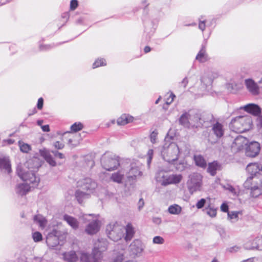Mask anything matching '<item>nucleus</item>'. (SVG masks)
I'll return each instance as SVG.
<instances>
[{"label": "nucleus", "mask_w": 262, "mask_h": 262, "mask_svg": "<svg viewBox=\"0 0 262 262\" xmlns=\"http://www.w3.org/2000/svg\"><path fill=\"white\" fill-rule=\"evenodd\" d=\"M40 164L37 159H30L27 161L24 166L19 165L17 168V174L24 183L17 185L16 192L20 195H25L30 191L31 188L38 186L39 178L36 176Z\"/></svg>", "instance_id": "f257e3e1"}, {"label": "nucleus", "mask_w": 262, "mask_h": 262, "mask_svg": "<svg viewBox=\"0 0 262 262\" xmlns=\"http://www.w3.org/2000/svg\"><path fill=\"white\" fill-rule=\"evenodd\" d=\"M246 170L251 176L248 177L244 183V187L249 191L250 195L256 198L262 194V165L258 163H249Z\"/></svg>", "instance_id": "f03ea898"}, {"label": "nucleus", "mask_w": 262, "mask_h": 262, "mask_svg": "<svg viewBox=\"0 0 262 262\" xmlns=\"http://www.w3.org/2000/svg\"><path fill=\"white\" fill-rule=\"evenodd\" d=\"M252 120L249 116H239L232 119L230 128L234 132L243 133L249 130L252 127Z\"/></svg>", "instance_id": "7ed1b4c3"}, {"label": "nucleus", "mask_w": 262, "mask_h": 262, "mask_svg": "<svg viewBox=\"0 0 262 262\" xmlns=\"http://www.w3.org/2000/svg\"><path fill=\"white\" fill-rule=\"evenodd\" d=\"M179 148L174 142L168 143L165 141L161 154L163 159L169 163H173L178 159Z\"/></svg>", "instance_id": "20e7f679"}, {"label": "nucleus", "mask_w": 262, "mask_h": 262, "mask_svg": "<svg viewBox=\"0 0 262 262\" xmlns=\"http://www.w3.org/2000/svg\"><path fill=\"white\" fill-rule=\"evenodd\" d=\"M106 231L109 238L115 242L121 239L124 235L123 228L117 223L107 225Z\"/></svg>", "instance_id": "39448f33"}, {"label": "nucleus", "mask_w": 262, "mask_h": 262, "mask_svg": "<svg viewBox=\"0 0 262 262\" xmlns=\"http://www.w3.org/2000/svg\"><path fill=\"white\" fill-rule=\"evenodd\" d=\"M101 164L107 170H113L119 165L118 157L112 154H104L101 158Z\"/></svg>", "instance_id": "423d86ee"}, {"label": "nucleus", "mask_w": 262, "mask_h": 262, "mask_svg": "<svg viewBox=\"0 0 262 262\" xmlns=\"http://www.w3.org/2000/svg\"><path fill=\"white\" fill-rule=\"evenodd\" d=\"M93 217V221L89 223L86 226L85 232L89 235H93L97 233L100 229V222L97 217L93 214H84L83 219L85 221H90L89 217Z\"/></svg>", "instance_id": "0eeeda50"}, {"label": "nucleus", "mask_w": 262, "mask_h": 262, "mask_svg": "<svg viewBox=\"0 0 262 262\" xmlns=\"http://www.w3.org/2000/svg\"><path fill=\"white\" fill-rule=\"evenodd\" d=\"M202 176L198 173H193L189 176L187 185L189 192L192 194L200 190L202 186Z\"/></svg>", "instance_id": "6e6552de"}, {"label": "nucleus", "mask_w": 262, "mask_h": 262, "mask_svg": "<svg viewBox=\"0 0 262 262\" xmlns=\"http://www.w3.org/2000/svg\"><path fill=\"white\" fill-rule=\"evenodd\" d=\"M97 186V183L89 178L79 180L77 182V187L78 189L89 192L90 194L93 192Z\"/></svg>", "instance_id": "1a4fd4ad"}, {"label": "nucleus", "mask_w": 262, "mask_h": 262, "mask_svg": "<svg viewBox=\"0 0 262 262\" xmlns=\"http://www.w3.org/2000/svg\"><path fill=\"white\" fill-rule=\"evenodd\" d=\"M145 247V245L140 239H135L129 246L128 251L133 257H139L144 251Z\"/></svg>", "instance_id": "9d476101"}, {"label": "nucleus", "mask_w": 262, "mask_h": 262, "mask_svg": "<svg viewBox=\"0 0 262 262\" xmlns=\"http://www.w3.org/2000/svg\"><path fill=\"white\" fill-rule=\"evenodd\" d=\"M63 140L67 141L70 147L74 148L79 144L81 137L79 133L68 132L63 134Z\"/></svg>", "instance_id": "9b49d317"}, {"label": "nucleus", "mask_w": 262, "mask_h": 262, "mask_svg": "<svg viewBox=\"0 0 262 262\" xmlns=\"http://www.w3.org/2000/svg\"><path fill=\"white\" fill-rule=\"evenodd\" d=\"M249 141L248 140L241 135L237 136L231 144V149L234 152L239 151L245 149Z\"/></svg>", "instance_id": "f8f14e48"}, {"label": "nucleus", "mask_w": 262, "mask_h": 262, "mask_svg": "<svg viewBox=\"0 0 262 262\" xmlns=\"http://www.w3.org/2000/svg\"><path fill=\"white\" fill-rule=\"evenodd\" d=\"M260 149V144L256 141L248 142L245 148V154L249 157H255L259 152Z\"/></svg>", "instance_id": "ddd939ff"}, {"label": "nucleus", "mask_w": 262, "mask_h": 262, "mask_svg": "<svg viewBox=\"0 0 262 262\" xmlns=\"http://www.w3.org/2000/svg\"><path fill=\"white\" fill-rule=\"evenodd\" d=\"M59 234V231L55 229H53L48 233L46 243L49 247L54 248L58 245V236Z\"/></svg>", "instance_id": "4468645a"}, {"label": "nucleus", "mask_w": 262, "mask_h": 262, "mask_svg": "<svg viewBox=\"0 0 262 262\" xmlns=\"http://www.w3.org/2000/svg\"><path fill=\"white\" fill-rule=\"evenodd\" d=\"M244 84L248 91L252 95L256 96L259 94V87L258 84L252 79H246Z\"/></svg>", "instance_id": "2eb2a0df"}, {"label": "nucleus", "mask_w": 262, "mask_h": 262, "mask_svg": "<svg viewBox=\"0 0 262 262\" xmlns=\"http://www.w3.org/2000/svg\"><path fill=\"white\" fill-rule=\"evenodd\" d=\"M216 74L208 73L203 75L201 79V82L203 84V88L204 91H207L211 88V84L214 79L216 77Z\"/></svg>", "instance_id": "dca6fc26"}, {"label": "nucleus", "mask_w": 262, "mask_h": 262, "mask_svg": "<svg viewBox=\"0 0 262 262\" xmlns=\"http://www.w3.org/2000/svg\"><path fill=\"white\" fill-rule=\"evenodd\" d=\"M189 118L191 127H197L202 125L201 122V115L198 113L189 112Z\"/></svg>", "instance_id": "f3484780"}, {"label": "nucleus", "mask_w": 262, "mask_h": 262, "mask_svg": "<svg viewBox=\"0 0 262 262\" xmlns=\"http://www.w3.org/2000/svg\"><path fill=\"white\" fill-rule=\"evenodd\" d=\"M242 108L245 111L255 116H257L261 114L260 107L256 104L249 103L245 105Z\"/></svg>", "instance_id": "a211bd4d"}, {"label": "nucleus", "mask_w": 262, "mask_h": 262, "mask_svg": "<svg viewBox=\"0 0 262 262\" xmlns=\"http://www.w3.org/2000/svg\"><path fill=\"white\" fill-rule=\"evenodd\" d=\"M125 173H126L127 178L129 181H130L131 180H134L138 176H141L142 172L140 171V169L138 166H136L134 164H132L129 170L127 172H125Z\"/></svg>", "instance_id": "6ab92c4d"}, {"label": "nucleus", "mask_w": 262, "mask_h": 262, "mask_svg": "<svg viewBox=\"0 0 262 262\" xmlns=\"http://www.w3.org/2000/svg\"><path fill=\"white\" fill-rule=\"evenodd\" d=\"M0 169L4 172L9 173L11 171L10 160L7 157H0Z\"/></svg>", "instance_id": "aec40b11"}, {"label": "nucleus", "mask_w": 262, "mask_h": 262, "mask_svg": "<svg viewBox=\"0 0 262 262\" xmlns=\"http://www.w3.org/2000/svg\"><path fill=\"white\" fill-rule=\"evenodd\" d=\"M110 262H137L134 260H125V252L120 251L115 252L114 255Z\"/></svg>", "instance_id": "412c9836"}, {"label": "nucleus", "mask_w": 262, "mask_h": 262, "mask_svg": "<svg viewBox=\"0 0 262 262\" xmlns=\"http://www.w3.org/2000/svg\"><path fill=\"white\" fill-rule=\"evenodd\" d=\"M195 59L200 62H205L208 60L209 57L205 46H202L201 50L196 56Z\"/></svg>", "instance_id": "4be33fe9"}, {"label": "nucleus", "mask_w": 262, "mask_h": 262, "mask_svg": "<svg viewBox=\"0 0 262 262\" xmlns=\"http://www.w3.org/2000/svg\"><path fill=\"white\" fill-rule=\"evenodd\" d=\"M40 154L50 165L55 166L56 163L53 159L49 151L46 149H40L39 150Z\"/></svg>", "instance_id": "5701e85b"}, {"label": "nucleus", "mask_w": 262, "mask_h": 262, "mask_svg": "<svg viewBox=\"0 0 262 262\" xmlns=\"http://www.w3.org/2000/svg\"><path fill=\"white\" fill-rule=\"evenodd\" d=\"M125 236L124 239L126 242L130 241L134 236L135 230L131 223H128L125 227Z\"/></svg>", "instance_id": "b1692460"}, {"label": "nucleus", "mask_w": 262, "mask_h": 262, "mask_svg": "<svg viewBox=\"0 0 262 262\" xmlns=\"http://www.w3.org/2000/svg\"><path fill=\"white\" fill-rule=\"evenodd\" d=\"M63 219L66 221L69 226H70L73 229H77L79 227V222L75 217L69 215L68 214L64 215Z\"/></svg>", "instance_id": "393cba45"}, {"label": "nucleus", "mask_w": 262, "mask_h": 262, "mask_svg": "<svg viewBox=\"0 0 262 262\" xmlns=\"http://www.w3.org/2000/svg\"><path fill=\"white\" fill-rule=\"evenodd\" d=\"M212 130H213L214 135L217 138L222 137L223 136L225 132V129L223 127V125L219 122H216L213 124Z\"/></svg>", "instance_id": "a878e982"}, {"label": "nucleus", "mask_w": 262, "mask_h": 262, "mask_svg": "<svg viewBox=\"0 0 262 262\" xmlns=\"http://www.w3.org/2000/svg\"><path fill=\"white\" fill-rule=\"evenodd\" d=\"M125 173V171L124 170H119L116 172L113 173L112 174L111 179L114 182L120 183L124 179Z\"/></svg>", "instance_id": "bb28decb"}, {"label": "nucleus", "mask_w": 262, "mask_h": 262, "mask_svg": "<svg viewBox=\"0 0 262 262\" xmlns=\"http://www.w3.org/2000/svg\"><path fill=\"white\" fill-rule=\"evenodd\" d=\"M90 194H90L89 192H87L82 190H80L78 188L76 191L75 193V197L79 203H81L85 199L88 198Z\"/></svg>", "instance_id": "cd10ccee"}, {"label": "nucleus", "mask_w": 262, "mask_h": 262, "mask_svg": "<svg viewBox=\"0 0 262 262\" xmlns=\"http://www.w3.org/2000/svg\"><path fill=\"white\" fill-rule=\"evenodd\" d=\"M63 257L64 259L68 262H75L78 259V257L74 251L64 253Z\"/></svg>", "instance_id": "c85d7f7f"}, {"label": "nucleus", "mask_w": 262, "mask_h": 262, "mask_svg": "<svg viewBox=\"0 0 262 262\" xmlns=\"http://www.w3.org/2000/svg\"><path fill=\"white\" fill-rule=\"evenodd\" d=\"M220 169V165L216 161L210 163L208 164L207 171L211 176H214L216 174V171Z\"/></svg>", "instance_id": "c756f323"}, {"label": "nucleus", "mask_w": 262, "mask_h": 262, "mask_svg": "<svg viewBox=\"0 0 262 262\" xmlns=\"http://www.w3.org/2000/svg\"><path fill=\"white\" fill-rule=\"evenodd\" d=\"M242 215L241 211H231L228 212V219L232 223L236 222L238 220L239 215Z\"/></svg>", "instance_id": "7c9ffc66"}, {"label": "nucleus", "mask_w": 262, "mask_h": 262, "mask_svg": "<svg viewBox=\"0 0 262 262\" xmlns=\"http://www.w3.org/2000/svg\"><path fill=\"white\" fill-rule=\"evenodd\" d=\"M189 121V118L188 113H186L182 115L179 119L180 123L186 127H191L190 122Z\"/></svg>", "instance_id": "2f4dec72"}, {"label": "nucleus", "mask_w": 262, "mask_h": 262, "mask_svg": "<svg viewBox=\"0 0 262 262\" xmlns=\"http://www.w3.org/2000/svg\"><path fill=\"white\" fill-rule=\"evenodd\" d=\"M133 121V117L126 115H122L117 119V124L119 125H125Z\"/></svg>", "instance_id": "473e14b6"}, {"label": "nucleus", "mask_w": 262, "mask_h": 262, "mask_svg": "<svg viewBox=\"0 0 262 262\" xmlns=\"http://www.w3.org/2000/svg\"><path fill=\"white\" fill-rule=\"evenodd\" d=\"M194 160L195 164L201 167H206L207 164L205 160L201 155H195L194 156Z\"/></svg>", "instance_id": "72a5a7b5"}, {"label": "nucleus", "mask_w": 262, "mask_h": 262, "mask_svg": "<svg viewBox=\"0 0 262 262\" xmlns=\"http://www.w3.org/2000/svg\"><path fill=\"white\" fill-rule=\"evenodd\" d=\"M167 173L163 171H160L158 172L156 176V181L159 183L161 185L164 186V182L166 180V177H167Z\"/></svg>", "instance_id": "f704fd0d"}, {"label": "nucleus", "mask_w": 262, "mask_h": 262, "mask_svg": "<svg viewBox=\"0 0 262 262\" xmlns=\"http://www.w3.org/2000/svg\"><path fill=\"white\" fill-rule=\"evenodd\" d=\"M168 211L171 214L178 215L182 211V207L177 204L171 205L169 206Z\"/></svg>", "instance_id": "c9c22d12"}, {"label": "nucleus", "mask_w": 262, "mask_h": 262, "mask_svg": "<svg viewBox=\"0 0 262 262\" xmlns=\"http://www.w3.org/2000/svg\"><path fill=\"white\" fill-rule=\"evenodd\" d=\"M34 221L35 223H38L39 226L43 228H44L47 223V221L45 218L41 215H36L34 217Z\"/></svg>", "instance_id": "e433bc0d"}, {"label": "nucleus", "mask_w": 262, "mask_h": 262, "mask_svg": "<svg viewBox=\"0 0 262 262\" xmlns=\"http://www.w3.org/2000/svg\"><path fill=\"white\" fill-rule=\"evenodd\" d=\"M182 179V176L181 174H170V185L179 184Z\"/></svg>", "instance_id": "4c0bfd02"}, {"label": "nucleus", "mask_w": 262, "mask_h": 262, "mask_svg": "<svg viewBox=\"0 0 262 262\" xmlns=\"http://www.w3.org/2000/svg\"><path fill=\"white\" fill-rule=\"evenodd\" d=\"M206 213L211 217H214L216 215V209L211 207L210 205L206 208Z\"/></svg>", "instance_id": "58836bf2"}, {"label": "nucleus", "mask_w": 262, "mask_h": 262, "mask_svg": "<svg viewBox=\"0 0 262 262\" xmlns=\"http://www.w3.org/2000/svg\"><path fill=\"white\" fill-rule=\"evenodd\" d=\"M106 65L105 60L101 58L97 59L93 64V68L95 69L100 66H103Z\"/></svg>", "instance_id": "ea45409f"}, {"label": "nucleus", "mask_w": 262, "mask_h": 262, "mask_svg": "<svg viewBox=\"0 0 262 262\" xmlns=\"http://www.w3.org/2000/svg\"><path fill=\"white\" fill-rule=\"evenodd\" d=\"M19 145L20 150L23 152L27 153L31 150V146L28 144L19 142Z\"/></svg>", "instance_id": "a19ab883"}, {"label": "nucleus", "mask_w": 262, "mask_h": 262, "mask_svg": "<svg viewBox=\"0 0 262 262\" xmlns=\"http://www.w3.org/2000/svg\"><path fill=\"white\" fill-rule=\"evenodd\" d=\"M83 128V125L80 123H75L71 126V129L72 131H73V133H76L77 132Z\"/></svg>", "instance_id": "79ce46f5"}, {"label": "nucleus", "mask_w": 262, "mask_h": 262, "mask_svg": "<svg viewBox=\"0 0 262 262\" xmlns=\"http://www.w3.org/2000/svg\"><path fill=\"white\" fill-rule=\"evenodd\" d=\"M256 245H257L256 242V238H255L252 243L250 244L249 243V242H247L245 244V247L247 249H257V246H255Z\"/></svg>", "instance_id": "37998d69"}, {"label": "nucleus", "mask_w": 262, "mask_h": 262, "mask_svg": "<svg viewBox=\"0 0 262 262\" xmlns=\"http://www.w3.org/2000/svg\"><path fill=\"white\" fill-rule=\"evenodd\" d=\"M223 187L226 189V190H228L229 192H230L234 196H237V193L236 191V190L235 189V188L232 186H231V185L230 184H227L226 185H223Z\"/></svg>", "instance_id": "c03bdc74"}, {"label": "nucleus", "mask_w": 262, "mask_h": 262, "mask_svg": "<svg viewBox=\"0 0 262 262\" xmlns=\"http://www.w3.org/2000/svg\"><path fill=\"white\" fill-rule=\"evenodd\" d=\"M32 238L35 242H38L42 239V236L40 232L36 231L32 234Z\"/></svg>", "instance_id": "a18cd8bd"}, {"label": "nucleus", "mask_w": 262, "mask_h": 262, "mask_svg": "<svg viewBox=\"0 0 262 262\" xmlns=\"http://www.w3.org/2000/svg\"><path fill=\"white\" fill-rule=\"evenodd\" d=\"M152 242L155 244L161 245L164 244V239L160 236H156L153 238Z\"/></svg>", "instance_id": "49530a36"}, {"label": "nucleus", "mask_w": 262, "mask_h": 262, "mask_svg": "<svg viewBox=\"0 0 262 262\" xmlns=\"http://www.w3.org/2000/svg\"><path fill=\"white\" fill-rule=\"evenodd\" d=\"M157 135L158 132L157 131H153L150 134V138L152 143H156L157 142Z\"/></svg>", "instance_id": "de8ad7c7"}, {"label": "nucleus", "mask_w": 262, "mask_h": 262, "mask_svg": "<svg viewBox=\"0 0 262 262\" xmlns=\"http://www.w3.org/2000/svg\"><path fill=\"white\" fill-rule=\"evenodd\" d=\"M206 203V200L205 199H201L196 204V207L198 209L202 208Z\"/></svg>", "instance_id": "09e8293b"}, {"label": "nucleus", "mask_w": 262, "mask_h": 262, "mask_svg": "<svg viewBox=\"0 0 262 262\" xmlns=\"http://www.w3.org/2000/svg\"><path fill=\"white\" fill-rule=\"evenodd\" d=\"M53 146L57 149H61L64 147V145L60 141H56L53 143Z\"/></svg>", "instance_id": "8fccbe9b"}, {"label": "nucleus", "mask_w": 262, "mask_h": 262, "mask_svg": "<svg viewBox=\"0 0 262 262\" xmlns=\"http://www.w3.org/2000/svg\"><path fill=\"white\" fill-rule=\"evenodd\" d=\"M240 249V247L237 246H234L228 248L227 249V251L230 253H235L239 251Z\"/></svg>", "instance_id": "3c124183"}, {"label": "nucleus", "mask_w": 262, "mask_h": 262, "mask_svg": "<svg viewBox=\"0 0 262 262\" xmlns=\"http://www.w3.org/2000/svg\"><path fill=\"white\" fill-rule=\"evenodd\" d=\"M256 242L257 245L255 246H257V249L262 250V237H256Z\"/></svg>", "instance_id": "603ef678"}, {"label": "nucleus", "mask_w": 262, "mask_h": 262, "mask_svg": "<svg viewBox=\"0 0 262 262\" xmlns=\"http://www.w3.org/2000/svg\"><path fill=\"white\" fill-rule=\"evenodd\" d=\"M152 156H153V150L152 149H149L147 152V164L149 165V164L151 162V161L152 159Z\"/></svg>", "instance_id": "864d4df0"}, {"label": "nucleus", "mask_w": 262, "mask_h": 262, "mask_svg": "<svg viewBox=\"0 0 262 262\" xmlns=\"http://www.w3.org/2000/svg\"><path fill=\"white\" fill-rule=\"evenodd\" d=\"M78 6V2L77 0H72L70 3V9L72 10L76 9Z\"/></svg>", "instance_id": "5fc2aeb1"}, {"label": "nucleus", "mask_w": 262, "mask_h": 262, "mask_svg": "<svg viewBox=\"0 0 262 262\" xmlns=\"http://www.w3.org/2000/svg\"><path fill=\"white\" fill-rule=\"evenodd\" d=\"M137 206L138 210L141 211L144 206V202L142 198L139 200Z\"/></svg>", "instance_id": "6e6d98bb"}, {"label": "nucleus", "mask_w": 262, "mask_h": 262, "mask_svg": "<svg viewBox=\"0 0 262 262\" xmlns=\"http://www.w3.org/2000/svg\"><path fill=\"white\" fill-rule=\"evenodd\" d=\"M229 207L226 203H223L221 206V210L224 212H228Z\"/></svg>", "instance_id": "4d7b16f0"}, {"label": "nucleus", "mask_w": 262, "mask_h": 262, "mask_svg": "<svg viewBox=\"0 0 262 262\" xmlns=\"http://www.w3.org/2000/svg\"><path fill=\"white\" fill-rule=\"evenodd\" d=\"M176 96L173 94L171 93L169 96V98H167L166 101V103L167 105L171 104L172 103V102L173 101L174 98Z\"/></svg>", "instance_id": "13d9d810"}, {"label": "nucleus", "mask_w": 262, "mask_h": 262, "mask_svg": "<svg viewBox=\"0 0 262 262\" xmlns=\"http://www.w3.org/2000/svg\"><path fill=\"white\" fill-rule=\"evenodd\" d=\"M52 152L54 154L55 157L61 159H62L64 158V155L61 152H58L57 151H52Z\"/></svg>", "instance_id": "bf43d9fd"}, {"label": "nucleus", "mask_w": 262, "mask_h": 262, "mask_svg": "<svg viewBox=\"0 0 262 262\" xmlns=\"http://www.w3.org/2000/svg\"><path fill=\"white\" fill-rule=\"evenodd\" d=\"M43 100L42 98H40L38 100L37 107L39 110L42 109L43 107Z\"/></svg>", "instance_id": "052dcab7"}, {"label": "nucleus", "mask_w": 262, "mask_h": 262, "mask_svg": "<svg viewBox=\"0 0 262 262\" xmlns=\"http://www.w3.org/2000/svg\"><path fill=\"white\" fill-rule=\"evenodd\" d=\"M206 25L205 21L203 20H200V23L199 24V28L200 30H201L202 31H204L205 29Z\"/></svg>", "instance_id": "680f3d73"}, {"label": "nucleus", "mask_w": 262, "mask_h": 262, "mask_svg": "<svg viewBox=\"0 0 262 262\" xmlns=\"http://www.w3.org/2000/svg\"><path fill=\"white\" fill-rule=\"evenodd\" d=\"M170 174H169L167 173V177H166V181L163 182L164 184V186H167L168 185H170Z\"/></svg>", "instance_id": "e2e57ef3"}, {"label": "nucleus", "mask_w": 262, "mask_h": 262, "mask_svg": "<svg viewBox=\"0 0 262 262\" xmlns=\"http://www.w3.org/2000/svg\"><path fill=\"white\" fill-rule=\"evenodd\" d=\"M152 221L155 224H156L157 225H159L161 223V219L158 217H153Z\"/></svg>", "instance_id": "0e129e2a"}, {"label": "nucleus", "mask_w": 262, "mask_h": 262, "mask_svg": "<svg viewBox=\"0 0 262 262\" xmlns=\"http://www.w3.org/2000/svg\"><path fill=\"white\" fill-rule=\"evenodd\" d=\"M41 128L43 132H48L50 131L49 125H42L41 126Z\"/></svg>", "instance_id": "69168bd1"}, {"label": "nucleus", "mask_w": 262, "mask_h": 262, "mask_svg": "<svg viewBox=\"0 0 262 262\" xmlns=\"http://www.w3.org/2000/svg\"><path fill=\"white\" fill-rule=\"evenodd\" d=\"M32 262H45L42 258L39 257H34L32 260Z\"/></svg>", "instance_id": "338daca9"}, {"label": "nucleus", "mask_w": 262, "mask_h": 262, "mask_svg": "<svg viewBox=\"0 0 262 262\" xmlns=\"http://www.w3.org/2000/svg\"><path fill=\"white\" fill-rule=\"evenodd\" d=\"M188 82V81L187 78H185L182 81L181 84H183V86L184 88H186Z\"/></svg>", "instance_id": "774afa93"}]
</instances>
